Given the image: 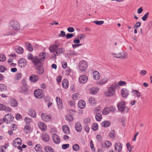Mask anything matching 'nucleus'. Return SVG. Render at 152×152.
I'll use <instances>...</instances> for the list:
<instances>
[{"label":"nucleus","instance_id":"1","mask_svg":"<svg viewBox=\"0 0 152 152\" xmlns=\"http://www.w3.org/2000/svg\"><path fill=\"white\" fill-rule=\"evenodd\" d=\"M60 45V43L58 41H56L55 44L51 45L49 48V50L50 52L54 53L55 57L59 56L61 54L64 53L65 51V49L63 48H59Z\"/></svg>","mask_w":152,"mask_h":152},{"label":"nucleus","instance_id":"2","mask_svg":"<svg viewBox=\"0 0 152 152\" xmlns=\"http://www.w3.org/2000/svg\"><path fill=\"white\" fill-rule=\"evenodd\" d=\"M117 107L119 111L124 113H127L128 112L129 108L127 106H125L124 101H121L117 104Z\"/></svg>","mask_w":152,"mask_h":152},{"label":"nucleus","instance_id":"3","mask_svg":"<svg viewBox=\"0 0 152 152\" xmlns=\"http://www.w3.org/2000/svg\"><path fill=\"white\" fill-rule=\"evenodd\" d=\"M41 60V59L34 64L35 68L37 69V72L39 74H42L44 72L43 68L42 65Z\"/></svg>","mask_w":152,"mask_h":152},{"label":"nucleus","instance_id":"4","mask_svg":"<svg viewBox=\"0 0 152 152\" xmlns=\"http://www.w3.org/2000/svg\"><path fill=\"white\" fill-rule=\"evenodd\" d=\"M116 110V108L114 106H111L109 107H106L103 109L102 113L104 115H107L110 112L113 113Z\"/></svg>","mask_w":152,"mask_h":152},{"label":"nucleus","instance_id":"5","mask_svg":"<svg viewBox=\"0 0 152 152\" xmlns=\"http://www.w3.org/2000/svg\"><path fill=\"white\" fill-rule=\"evenodd\" d=\"M87 67V63L86 61L84 60H81L80 61L79 67L81 71H85Z\"/></svg>","mask_w":152,"mask_h":152},{"label":"nucleus","instance_id":"6","mask_svg":"<svg viewBox=\"0 0 152 152\" xmlns=\"http://www.w3.org/2000/svg\"><path fill=\"white\" fill-rule=\"evenodd\" d=\"M14 118V117L11 114H7L4 117V122L7 123H11Z\"/></svg>","mask_w":152,"mask_h":152},{"label":"nucleus","instance_id":"7","mask_svg":"<svg viewBox=\"0 0 152 152\" xmlns=\"http://www.w3.org/2000/svg\"><path fill=\"white\" fill-rule=\"evenodd\" d=\"M22 141L21 139L19 138H17L15 139L13 142V145L14 147H16L18 149L21 148L20 146L21 145Z\"/></svg>","mask_w":152,"mask_h":152},{"label":"nucleus","instance_id":"8","mask_svg":"<svg viewBox=\"0 0 152 152\" xmlns=\"http://www.w3.org/2000/svg\"><path fill=\"white\" fill-rule=\"evenodd\" d=\"M35 96L37 99H41L43 96L42 91L40 89L35 90L34 92Z\"/></svg>","mask_w":152,"mask_h":152},{"label":"nucleus","instance_id":"9","mask_svg":"<svg viewBox=\"0 0 152 152\" xmlns=\"http://www.w3.org/2000/svg\"><path fill=\"white\" fill-rule=\"evenodd\" d=\"M115 93V90H113V88H108L107 90L105 92V96L107 97L112 96Z\"/></svg>","mask_w":152,"mask_h":152},{"label":"nucleus","instance_id":"10","mask_svg":"<svg viewBox=\"0 0 152 152\" xmlns=\"http://www.w3.org/2000/svg\"><path fill=\"white\" fill-rule=\"evenodd\" d=\"M10 26L15 30H18L20 28V25L18 22L15 20H12L10 23Z\"/></svg>","mask_w":152,"mask_h":152},{"label":"nucleus","instance_id":"11","mask_svg":"<svg viewBox=\"0 0 152 152\" xmlns=\"http://www.w3.org/2000/svg\"><path fill=\"white\" fill-rule=\"evenodd\" d=\"M27 57L28 59L31 60L32 63L34 64L35 63L37 62L39 60L41 59H38L37 57H33V56L31 53H29L28 56Z\"/></svg>","mask_w":152,"mask_h":152},{"label":"nucleus","instance_id":"12","mask_svg":"<svg viewBox=\"0 0 152 152\" xmlns=\"http://www.w3.org/2000/svg\"><path fill=\"white\" fill-rule=\"evenodd\" d=\"M88 79V77L85 75H83L80 76L79 79V82L82 84H84L86 83Z\"/></svg>","mask_w":152,"mask_h":152},{"label":"nucleus","instance_id":"13","mask_svg":"<svg viewBox=\"0 0 152 152\" xmlns=\"http://www.w3.org/2000/svg\"><path fill=\"white\" fill-rule=\"evenodd\" d=\"M26 64V61L25 59L21 58L19 60L18 64L20 67L22 68L25 67Z\"/></svg>","mask_w":152,"mask_h":152},{"label":"nucleus","instance_id":"14","mask_svg":"<svg viewBox=\"0 0 152 152\" xmlns=\"http://www.w3.org/2000/svg\"><path fill=\"white\" fill-rule=\"evenodd\" d=\"M56 99L58 108L62 109L63 107L62 100L58 96L56 97Z\"/></svg>","mask_w":152,"mask_h":152},{"label":"nucleus","instance_id":"15","mask_svg":"<svg viewBox=\"0 0 152 152\" xmlns=\"http://www.w3.org/2000/svg\"><path fill=\"white\" fill-rule=\"evenodd\" d=\"M39 79V76L38 75H33L29 77V80L33 83H35L38 81Z\"/></svg>","mask_w":152,"mask_h":152},{"label":"nucleus","instance_id":"16","mask_svg":"<svg viewBox=\"0 0 152 152\" xmlns=\"http://www.w3.org/2000/svg\"><path fill=\"white\" fill-rule=\"evenodd\" d=\"M42 140L44 142H47L49 141L50 137L48 134L46 133H43L41 135Z\"/></svg>","mask_w":152,"mask_h":152},{"label":"nucleus","instance_id":"17","mask_svg":"<svg viewBox=\"0 0 152 152\" xmlns=\"http://www.w3.org/2000/svg\"><path fill=\"white\" fill-rule=\"evenodd\" d=\"M53 140L54 142L56 144H58L60 141V139L59 136L56 134H53L52 136Z\"/></svg>","mask_w":152,"mask_h":152},{"label":"nucleus","instance_id":"18","mask_svg":"<svg viewBox=\"0 0 152 152\" xmlns=\"http://www.w3.org/2000/svg\"><path fill=\"white\" fill-rule=\"evenodd\" d=\"M38 126L39 128L42 131H45L47 129V126L46 124L42 122H39L38 123Z\"/></svg>","mask_w":152,"mask_h":152},{"label":"nucleus","instance_id":"19","mask_svg":"<svg viewBox=\"0 0 152 152\" xmlns=\"http://www.w3.org/2000/svg\"><path fill=\"white\" fill-rule=\"evenodd\" d=\"M121 95L123 97L126 98L129 95V91L126 88H123L121 90Z\"/></svg>","mask_w":152,"mask_h":152},{"label":"nucleus","instance_id":"20","mask_svg":"<svg viewBox=\"0 0 152 152\" xmlns=\"http://www.w3.org/2000/svg\"><path fill=\"white\" fill-rule=\"evenodd\" d=\"M41 117L42 120L45 121H48L50 119V116L46 113L42 114Z\"/></svg>","mask_w":152,"mask_h":152},{"label":"nucleus","instance_id":"21","mask_svg":"<svg viewBox=\"0 0 152 152\" xmlns=\"http://www.w3.org/2000/svg\"><path fill=\"white\" fill-rule=\"evenodd\" d=\"M28 90L27 86L26 85H23L19 88V91L21 93H23L26 92Z\"/></svg>","mask_w":152,"mask_h":152},{"label":"nucleus","instance_id":"22","mask_svg":"<svg viewBox=\"0 0 152 152\" xmlns=\"http://www.w3.org/2000/svg\"><path fill=\"white\" fill-rule=\"evenodd\" d=\"M10 104L11 106L16 107L18 106V102L16 100L14 99H10Z\"/></svg>","mask_w":152,"mask_h":152},{"label":"nucleus","instance_id":"23","mask_svg":"<svg viewBox=\"0 0 152 152\" xmlns=\"http://www.w3.org/2000/svg\"><path fill=\"white\" fill-rule=\"evenodd\" d=\"M122 145L120 143H115V150L118 152H120L122 150Z\"/></svg>","mask_w":152,"mask_h":152},{"label":"nucleus","instance_id":"24","mask_svg":"<svg viewBox=\"0 0 152 152\" xmlns=\"http://www.w3.org/2000/svg\"><path fill=\"white\" fill-rule=\"evenodd\" d=\"M108 79L106 77H105L100 80L99 81H98L97 84L98 85H102L106 83L108 81Z\"/></svg>","mask_w":152,"mask_h":152},{"label":"nucleus","instance_id":"25","mask_svg":"<svg viewBox=\"0 0 152 152\" xmlns=\"http://www.w3.org/2000/svg\"><path fill=\"white\" fill-rule=\"evenodd\" d=\"M93 78L95 80H97L100 79V75L97 71H94L93 74Z\"/></svg>","mask_w":152,"mask_h":152},{"label":"nucleus","instance_id":"26","mask_svg":"<svg viewBox=\"0 0 152 152\" xmlns=\"http://www.w3.org/2000/svg\"><path fill=\"white\" fill-rule=\"evenodd\" d=\"M76 130L78 132H80L82 129V127L80 123L79 122L76 123L75 125Z\"/></svg>","mask_w":152,"mask_h":152},{"label":"nucleus","instance_id":"27","mask_svg":"<svg viewBox=\"0 0 152 152\" xmlns=\"http://www.w3.org/2000/svg\"><path fill=\"white\" fill-rule=\"evenodd\" d=\"M0 110H5L6 112H9L11 111V109L9 107H7L3 104H0Z\"/></svg>","mask_w":152,"mask_h":152},{"label":"nucleus","instance_id":"28","mask_svg":"<svg viewBox=\"0 0 152 152\" xmlns=\"http://www.w3.org/2000/svg\"><path fill=\"white\" fill-rule=\"evenodd\" d=\"M120 58L125 59L126 58L128 57L127 53L124 51H123L121 53H120Z\"/></svg>","mask_w":152,"mask_h":152},{"label":"nucleus","instance_id":"29","mask_svg":"<svg viewBox=\"0 0 152 152\" xmlns=\"http://www.w3.org/2000/svg\"><path fill=\"white\" fill-rule=\"evenodd\" d=\"M62 86L65 89H67L69 86L68 81L67 79L63 80L62 81Z\"/></svg>","mask_w":152,"mask_h":152},{"label":"nucleus","instance_id":"30","mask_svg":"<svg viewBox=\"0 0 152 152\" xmlns=\"http://www.w3.org/2000/svg\"><path fill=\"white\" fill-rule=\"evenodd\" d=\"M62 128L63 132L65 134H68L69 133L70 131L69 128L67 125H63Z\"/></svg>","mask_w":152,"mask_h":152},{"label":"nucleus","instance_id":"31","mask_svg":"<svg viewBox=\"0 0 152 152\" xmlns=\"http://www.w3.org/2000/svg\"><path fill=\"white\" fill-rule=\"evenodd\" d=\"M28 114L31 117L33 118H36V114L34 110L32 109H30L28 111Z\"/></svg>","mask_w":152,"mask_h":152},{"label":"nucleus","instance_id":"32","mask_svg":"<svg viewBox=\"0 0 152 152\" xmlns=\"http://www.w3.org/2000/svg\"><path fill=\"white\" fill-rule=\"evenodd\" d=\"M78 106L81 109H83L86 106L85 102L83 100L80 101L78 104Z\"/></svg>","mask_w":152,"mask_h":152},{"label":"nucleus","instance_id":"33","mask_svg":"<svg viewBox=\"0 0 152 152\" xmlns=\"http://www.w3.org/2000/svg\"><path fill=\"white\" fill-rule=\"evenodd\" d=\"M25 46L27 49L30 52H32L33 50V48L32 45L28 42L25 43Z\"/></svg>","mask_w":152,"mask_h":152},{"label":"nucleus","instance_id":"34","mask_svg":"<svg viewBox=\"0 0 152 152\" xmlns=\"http://www.w3.org/2000/svg\"><path fill=\"white\" fill-rule=\"evenodd\" d=\"M99 90V88L97 87H94L91 88L90 90V92L91 94H96Z\"/></svg>","mask_w":152,"mask_h":152},{"label":"nucleus","instance_id":"35","mask_svg":"<svg viewBox=\"0 0 152 152\" xmlns=\"http://www.w3.org/2000/svg\"><path fill=\"white\" fill-rule=\"evenodd\" d=\"M110 124L111 123L110 121H105L102 122V125L104 127H106L109 126Z\"/></svg>","mask_w":152,"mask_h":152},{"label":"nucleus","instance_id":"36","mask_svg":"<svg viewBox=\"0 0 152 152\" xmlns=\"http://www.w3.org/2000/svg\"><path fill=\"white\" fill-rule=\"evenodd\" d=\"M66 120L69 122H72L74 118L73 116L70 114L67 115L65 117Z\"/></svg>","mask_w":152,"mask_h":152},{"label":"nucleus","instance_id":"37","mask_svg":"<svg viewBox=\"0 0 152 152\" xmlns=\"http://www.w3.org/2000/svg\"><path fill=\"white\" fill-rule=\"evenodd\" d=\"M9 146L8 143L5 144V145H2L0 147V152H4V151Z\"/></svg>","mask_w":152,"mask_h":152},{"label":"nucleus","instance_id":"38","mask_svg":"<svg viewBox=\"0 0 152 152\" xmlns=\"http://www.w3.org/2000/svg\"><path fill=\"white\" fill-rule=\"evenodd\" d=\"M23 130L25 133H28L31 131V127L29 125L26 126L24 127Z\"/></svg>","mask_w":152,"mask_h":152},{"label":"nucleus","instance_id":"39","mask_svg":"<svg viewBox=\"0 0 152 152\" xmlns=\"http://www.w3.org/2000/svg\"><path fill=\"white\" fill-rule=\"evenodd\" d=\"M133 94L134 96H136L138 97H140L141 95L140 93L137 90H133L132 91Z\"/></svg>","mask_w":152,"mask_h":152},{"label":"nucleus","instance_id":"40","mask_svg":"<svg viewBox=\"0 0 152 152\" xmlns=\"http://www.w3.org/2000/svg\"><path fill=\"white\" fill-rule=\"evenodd\" d=\"M89 102L92 105H94L96 103L95 99L92 97L89 98Z\"/></svg>","mask_w":152,"mask_h":152},{"label":"nucleus","instance_id":"41","mask_svg":"<svg viewBox=\"0 0 152 152\" xmlns=\"http://www.w3.org/2000/svg\"><path fill=\"white\" fill-rule=\"evenodd\" d=\"M16 52L19 54H21L23 53V48L20 47L19 46L18 49L16 50Z\"/></svg>","mask_w":152,"mask_h":152},{"label":"nucleus","instance_id":"42","mask_svg":"<svg viewBox=\"0 0 152 152\" xmlns=\"http://www.w3.org/2000/svg\"><path fill=\"white\" fill-rule=\"evenodd\" d=\"M66 54L67 55L69 54L70 55L77 56V53L74 50H71L69 51L68 53H67Z\"/></svg>","mask_w":152,"mask_h":152},{"label":"nucleus","instance_id":"43","mask_svg":"<svg viewBox=\"0 0 152 152\" xmlns=\"http://www.w3.org/2000/svg\"><path fill=\"white\" fill-rule=\"evenodd\" d=\"M96 120L98 121H100L102 118V116L101 114L98 113L95 116Z\"/></svg>","mask_w":152,"mask_h":152},{"label":"nucleus","instance_id":"44","mask_svg":"<svg viewBox=\"0 0 152 152\" xmlns=\"http://www.w3.org/2000/svg\"><path fill=\"white\" fill-rule=\"evenodd\" d=\"M39 58H38L41 59V61H42V58L43 59H45V53L43 52L39 53Z\"/></svg>","mask_w":152,"mask_h":152},{"label":"nucleus","instance_id":"45","mask_svg":"<svg viewBox=\"0 0 152 152\" xmlns=\"http://www.w3.org/2000/svg\"><path fill=\"white\" fill-rule=\"evenodd\" d=\"M45 150L46 152H53V149L49 146L45 147Z\"/></svg>","mask_w":152,"mask_h":152},{"label":"nucleus","instance_id":"46","mask_svg":"<svg viewBox=\"0 0 152 152\" xmlns=\"http://www.w3.org/2000/svg\"><path fill=\"white\" fill-rule=\"evenodd\" d=\"M72 148L73 150L75 151H78L80 148L79 145L77 144H74Z\"/></svg>","mask_w":152,"mask_h":152},{"label":"nucleus","instance_id":"47","mask_svg":"<svg viewBox=\"0 0 152 152\" xmlns=\"http://www.w3.org/2000/svg\"><path fill=\"white\" fill-rule=\"evenodd\" d=\"M7 89L6 87L4 84H0V90L1 91H4Z\"/></svg>","mask_w":152,"mask_h":152},{"label":"nucleus","instance_id":"48","mask_svg":"<svg viewBox=\"0 0 152 152\" xmlns=\"http://www.w3.org/2000/svg\"><path fill=\"white\" fill-rule=\"evenodd\" d=\"M109 137L111 138H113L115 137V132L114 130H112L109 134Z\"/></svg>","mask_w":152,"mask_h":152},{"label":"nucleus","instance_id":"49","mask_svg":"<svg viewBox=\"0 0 152 152\" xmlns=\"http://www.w3.org/2000/svg\"><path fill=\"white\" fill-rule=\"evenodd\" d=\"M25 121L27 124H29L32 122V119L26 117L24 119Z\"/></svg>","mask_w":152,"mask_h":152},{"label":"nucleus","instance_id":"50","mask_svg":"<svg viewBox=\"0 0 152 152\" xmlns=\"http://www.w3.org/2000/svg\"><path fill=\"white\" fill-rule=\"evenodd\" d=\"M149 13L146 12L142 18V19L143 21H145L146 20L148 17V16Z\"/></svg>","mask_w":152,"mask_h":152},{"label":"nucleus","instance_id":"51","mask_svg":"<svg viewBox=\"0 0 152 152\" xmlns=\"http://www.w3.org/2000/svg\"><path fill=\"white\" fill-rule=\"evenodd\" d=\"M22 77V75L20 73H17L15 76V79L16 80L20 79Z\"/></svg>","mask_w":152,"mask_h":152},{"label":"nucleus","instance_id":"52","mask_svg":"<svg viewBox=\"0 0 152 152\" xmlns=\"http://www.w3.org/2000/svg\"><path fill=\"white\" fill-rule=\"evenodd\" d=\"M98 128V125L97 124H94L92 125V129L94 131H96Z\"/></svg>","mask_w":152,"mask_h":152},{"label":"nucleus","instance_id":"53","mask_svg":"<svg viewBox=\"0 0 152 152\" xmlns=\"http://www.w3.org/2000/svg\"><path fill=\"white\" fill-rule=\"evenodd\" d=\"M6 59L5 56L3 54L0 55V61L1 62L4 61Z\"/></svg>","mask_w":152,"mask_h":152},{"label":"nucleus","instance_id":"54","mask_svg":"<svg viewBox=\"0 0 152 152\" xmlns=\"http://www.w3.org/2000/svg\"><path fill=\"white\" fill-rule=\"evenodd\" d=\"M104 144L105 145V147L108 148L111 145V143L110 141H105Z\"/></svg>","mask_w":152,"mask_h":152},{"label":"nucleus","instance_id":"55","mask_svg":"<svg viewBox=\"0 0 152 152\" xmlns=\"http://www.w3.org/2000/svg\"><path fill=\"white\" fill-rule=\"evenodd\" d=\"M93 22L97 25H101L102 24L104 23V22L103 21H99L96 20L94 21Z\"/></svg>","mask_w":152,"mask_h":152},{"label":"nucleus","instance_id":"56","mask_svg":"<svg viewBox=\"0 0 152 152\" xmlns=\"http://www.w3.org/2000/svg\"><path fill=\"white\" fill-rule=\"evenodd\" d=\"M86 37V35L84 34H81L78 36V39L80 40H83Z\"/></svg>","mask_w":152,"mask_h":152},{"label":"nucleus","instance_id":"57","mask_svg":"<svg viewBox=\"0 0 152 152\" xmlns=\"http://www.w3.org/2000/svg\"><path fill=\"white\" fill-rule=\"evenodd\" d=\"M118 86L117 84L116 83H114L112 84L110 87L111 88H113V90H115V88H118Z\"/></svg>","mask_w":152,"mask_h":152},{"label":"nucleus","instance_id":"58","mask_svg":"<svg viewBox=\"0 0 152 152\" xmlns=\"http://www.w3.org/2000/svg\"><path fill=\"white\" fill-rule=\"evenodd\" d=\"M141 23L140 22H137L135 24L134 26V28L137 29L140 27L141 25Z\"/></svg>","mask_w":152,"mask_h":152},{"label":"nucleus","instance_id":"59","mask_svg":"<svg viewBox=\"0 0 152 152\" xmlns=\"http://www.w3.org/2000/svg\"><path fill=\"white\" fill-rule=\"evenodd\" d=\"M79 96L77 93H75L73 94L72 95V98L74 100H76L78 98Z\"/></svg>","mask_w":152,"mask_h":152},{"label":"nucleus","instance_id":"60","mask_svg":"<svg viewBox=\"0 0 152 152\" xmlns=\"http://www.w3.org/2000/svg\"><path fill=\"white\" fill-rule=\"evenodd\" d=\"M41 146L39 144H37L34 147L36 151H38L40 149Z\"/></svg>","mask_w":152,"mask_h":152},{"label":"nucleus","instance_id":"61","mask_svg":"<svg viewBox=\"0 0 152 152\" xmlns=\"http://www.w3.org/2000/svg\"><path fill=\"white\" fill-rule=\"evenodd\" d=\"M73 36V34L68 33L66 35V38L67 39H70Z\"/></svg>","mask_w":152,"mask_h":152},{"label":"nucleus","instance_id":"62","mask_svg":"<svg viewBox=\"0 0 152 152\" xmlns=\"http://www.w3.org/2000/svg\"><path fill=\"white\" fill-rule=\"evenodd\" d=\"M126 84V83L124 81H121L118 82V85L120 86H123Z\"/></svg>","mask_w":152,"mask_h":152},{"label":"nucleus","instance_id":"63","mask_svg":"<svg viewBox=\"0 0 152 152\" xmlns=\"http://www.w3.org/2000/svg\"><path fill=\"white\" fill-rule=\"evenodd\" d=\"M69 145L68 144H63L62 146V149H65L69 147Z\"/></svg>","mask_w":152,"mask_h":152},{"label":"nucleus","instance_id":"64","mask_svg":"<svg viewBox=\"0 0 152 152\" xmlns=\"http://www.w3.org/2000/svg\"><path fill=\"white\" fill-rule=\"evenodd\" d=\"M90 147L91 148V149L92 150V151H94L95 150V148H94V145L93 143V141L92 140H91L90 142Z\"/></svg>","mask_w":152,"mask_h":152}]
</instances>
